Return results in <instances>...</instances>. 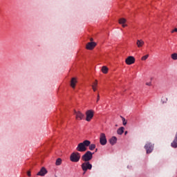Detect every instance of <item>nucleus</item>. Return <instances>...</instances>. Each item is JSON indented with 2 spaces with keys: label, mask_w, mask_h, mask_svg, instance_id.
Segmentation results:
<instances>
[{
  "label": "nucleus",
  "mask_w": 177,
  "mask_h": 177,
  "mask_svg": "<svg viewBox=\"0 0 177 177\" xmlns=\"http://www.w3.org/2000/svg\"><path fill=\"white\" fill-rule=\"evenodd\" d=\"M124 129H125V128H124V127H120V128H119L118 129V131H117V133L118 134V135H122L123 133H124Z\"/></svg>",
  "instance_id": "nucleus-15"
},
{
  "label": "nucleus",
  "mask_w": 177,
  "mask_h": 177,
  "mask_svg": "<svg viewBox=\"0 0 177 177\" xmlns=\"http://www.w3.org/2000/svg\"><path fill=\"white\" fill-rule=\"evenodd\" d=\"M89 150H95V149H96V145L95 144H90L89 145Z\"/></svg>",
  "instance_id": "nucleus-19"
},
{
  "label": "nucleus",
  "mask_w": 177,
  "mask_h": 177,
  "mask_svg": "<svg viewBox=\"0 0 177 177\" xmlns=\"http://www.w3.org/2000/svg\"><path fill=\"white\" fill-rule=\"evenodd\" d=\"M77 84V79L75 77L72 78L71 81V86L74 89L75 88V84Z\"/></svg>",
  "instance_id": "nucleus-14"
},
{
  "label": "nucleus",
  "mask_w": 177,
  "mask_h": 177,
  "mask_svg": "<svg viewBox=\"0 0 177 177\" xmlns=\"http://www.w3.org/2000/svg\"><path fill=\"white\" fill-rule=\"evenodd\" d=\"M127 23V19L124 18H121L119 19V24H125Z\"/></svg>",
  "instance_id": "nucleus-17"
},
{
  "label": "nucleus",
  "mask_w": 177,
  "mask_h": 177,
  "mask_svg": "<svg viewBox=\"0 0 177 177\" xmlns=\"http://www.w3.org/2000/svg\"><path fill=\"white\" fill-rule=\"evenodd\" d=\"M174 32H177V28H175L174 30H171V34H174Z\"/></svg>",
  "instance_id": "nucleus-23"
},
{
  "label": "nucleus",
  "mask_w": 177,
  "mask_h": 177,
  "mask_svg": "<svg viewBox=\"0 0 177 177\" xmlns=\"http://www.w3.org/2000/svg\"><path fill=\"white\" fill-rule=\"evenodd\" d=\"M90 41H91V42H92V41H93V38H91Z\"/></svg>",
  "instance_id": "nucleus-30"
},
{
  "label": "nucleus",
  "mask_w": 177,
  "mask_h": 177,
  "mask_svg": "<svg viewBox=\"0 0 177 177\" xmlns=\"http://www.w3.org/2000/svg\"><path fill=\"white\" fill-rule=\"evenodd\" d=\"M145 149L147 150V154H150L154 149V145L151 144V142H147L145 145Z\"/></svg>",
  "instance_id": "nucleus-6"
},
{
  "label": "nucleus",
  "mask_w": 177,
  "mask_h": 177,
  "mask_svg": "<svg viewBox=\"0 0 177 177\" xmlns=\"http://www.w3.org/2000/svg\"><path fill=\"white\" fill-rule=\"evenodd\" d=\"M95 151H97V149H95Z\"/></svg>",
  "instance_id": "nucleus-32"
},
{
  "label": "nucleus",
  "mask_w": 177,
  "mask_h": 177,
  "mask_svg": "<svg viewBox=\"0 0 177 177\" xmlns=\"http://www.w3.org/2000/svg\"><path fill=\"white\" fill-rule=\"evenodd\" d=\"M27 175H28V176H31V171H27Z\"/></svg>",
  "instance_id": "nucleus-27"
},
{
  "label": "nucleus",
  "mask_w": 177,
  "mask_h": 177,
  "mask_svg": "<svg viewBox=\"0 0 177 177\" xmlns=\"http://www.w3.org/2000/svg\"><path fill=\"white\" fill-rule=\"evenodd\" d=\"M55 165H62V158H59L57 159L56 162H55Z\"/></svg>",
  "instance_id": "nucleus-18"
},
{
  "label": "nucleus",
  "mask_w": 177,
  "mask_h": 177,
  "mask_svg": "<svg viewBox=\"0 0 177 177\" xmlns=\"http://www.w3.org/2000/svg\"><path fill=\"white\" fill-rule=\"evenodd\" d=\"M147 59H149V54L142 57L141 60L145 61V60H147Z\"/></svg>",
  "instance_id": "nucleus-21"
},
{
  "label": "nucleus",
  "mask_w": 177,
  "mask_h": 177,
  "mask_svg": "<svg viewBox=\"0 0 177 177\" xmlns=\"http://www.w3.org/2000/svg\"><path fill=\"white\" fill-rule=\"evenodd\" d=\"M146 85H147L148 86H150L151 85V83L149 82V83H146Z\"/></svg>",
  "instance_id": "nucleus-29"
},
{
  "label": "nucleus",
  "mask_w": 177,
  "mask_h": 177,
  "mask_svg": "<svg viewBox=\"0 0 177 177\" xmlns=\"http://www.w3.org/2000/svg\"><path fill=\"white\" fill-rule=\"evenodd\" d=\"M125 63L127 64L129 66H131V64H133V63H135V57L133 56L128 57L125 60Z\"/></svg>",
  "instance_id": "nucleus-9"
},
{
  "label": "nucleus",
  "mask_w": 177,
  "mask_h": 177,
  "mask_svg": "<svg viewBox=\"0 0 177 177\" xmlns=\"http://www.w3.org/2000/svg\"><path fill=\"white\" fill-rule=\"evenodd\" d=\"M120 117L122 118L123 125H126L127 124V120L124 119V117H122V116H120Z\"/></svg>",
  "instance_id": "nucleus-22"
},
{
  "label": "nucleus",
  "mask_w": 177,
  "mask_h": 177,
  "mask_svg": "<svg viewBox=\"0 0 177 177\" xmlns=\"http://www.w3.org/2000/svg\"><path fill=\"white\" fill-rule=\"evenodd\" d=\"M95 114V112L93 110H88L86 111V121H88L89 122L92 118H93V115Z\"/></svg>",
  "instance_id": "nucleus-5"
},
{
  "label": "nucleus",
  "mask_w": 177,
  "mask_h": 177,
  "mask_svg": "<svg viewBox=\"0 0 177 177\" xmlns=\"http://www.w3.org/2000/svg\"><path fill=\"white\" fill-rule=\"evenodd\" d=\"M92 88L93 91H94V92H96V86H95V85H92Z\"/></svg>",
  "instance_id": "nucleus-25"
},
{
  "label": "nucleus",
  "mask_w": 177,
  "mask_h": 177,
  "mask_svg": "<svg viewBox=\"0 0 177 177\" xmlns=\"http://www.w3.org/2000/svg\"><path fill=\"white\" fill-rule=\"evenodd\" d=\"M89 145H91V141L86 140L77 145L76 150L80 153H84V151H86L87 147H89Z\"/></svg>",
  "instance_id": "nucleus-1"
},
{
  "label": "nucleus",
  "mask_w": 177,
  "mask_h": 177,
  "mask_svg": "<svg viewBox=\"0 0 177 177\" xmlns=\"http://www.w3.org/2000/svg\"><path fill=\"white\" fill-rule=\"evenodd\" d=\"M99 100H100V95H99V94H98L97 97V102H98Z\"/></svg>",
  "instance_id": "nucleus-26"
},
{
  "label": "nucleus",
  "mask_w": 177,
  "mask_h": 177,
  "mask_svg": "<svg viewBox=\"0 0 177 177\" xmlns=\"http://www.w3.org/2000/svg\"><path fill=\"white\" fill-rule=\"evenodd\" d=\"M82 171H84V174L88 171V169H92V164L89 162H84L81 165Z\"/></svg>",
  "instance_id": "nucleus-4"
},
{
  "label": "nucleus",
  "mask_w": 177,
  "mask_h": 177,
  "mask_svg": "<svg viewBox=\"0 0 177 177\" xmlns=\"http://www.w3.org/2000/svg\"><path fill=\"white\" fill-rule=\"evenodd\" d=\"M136 45L138 48H142L145 45V41L142 39H138L136 41Z\"/></svg>",
  "instance_id": "nucleus-12"
},
{
  "label": "nucleus",
  "mask_w": 177,
  "mask_h": 177,
  "mask_svg": "<svg viewBox=\"0 0 177 177\" xmlns=\"http://www.w3.org/2000/svg\"><path fill=\"white\" fill-rule=\"evenodd\" d=\"M109 142L112 146H114L117 143V138L115 136H113L110 140Z\"/></svg>",
  "instance_id": "nucleus-13"
},
{
  "label": "nucleus",
  "mask_w": 177,
  "mask_h": 177,
  "mask_svg": "<svg viewBox=\"0 0 177 177\" xmlns=\"http://www.w3.org/2000/svg\"><path fill=\"white\" fill-rule=\"evenodd\" d=\"M122 26L123 28L127 27V24H122Z\"/></svg>",
  "instance_id": "nucleus-28"
},
{
  "label": "nucleus",
  "mask_w": 177,
  "mask_h": 177,
  "mask_svg": "<svg viewBox=\"0 0 177 177\" xmlns=\"http://www.w3.org/2000/svg\"><path fill=\"white\" fill-rule=\"evenodd\" d=\"M171 59H173V60H177V53H173L171 55Z\"/></svg>",
  "instance_id": "nucleus-20"
},
{
  "label": "nucleus",
  "mask_w": 177,
  "mask_h": 177,
  "mask_svg": "<svg viewBox=\"0 0 177 177\" xmlns=\"http://www.w3.org/2000/svg\"><path fill=\"white\" fill-rule=\"evenodd\" d=\"M95 46H96V43L91 41V42H88L86 44V49H88V50H92V49H93L95 48Z\"/></svg>",
  "instance_id": "nucleus-11"
},
{
  "label": "nucleus",
  "mask_w": 177,
  "mask_h": 177,
  "mask_svg": "<svg viewBox=\"0 0 177 177\" xmlns=\"http://www.w3.org/2000/svg\"><path fill=\"white\" fill-rule=\"evenodd\" d=\"M127 133H128V131L124 132V135H127Z\"/></svg>",
  "instance_id": "nucleus-31"
},
{
  "label": "nucleus",
  "mask_w": 177,
  "mask_h": 177,
  "mask_svg": "<svg viewBox=\"0 0 177 177\" xmlns=\"http://www.w3.org/2000/svg\"><path fill=\"white\" fill-rule=\"evenodd\" d=\"M100 143L102 146H104L107 143V139L106 138V134L101 133L100 136Z\"/></svg>",
  "instance_id": "nucleus-7"
},
{
  "label": "nucleus",
  "mask_w": 177,
  "mask_h": 177,
  "mask_svg": "<svg viewBox=\"0 0 177 177\" xmlns=\"http://www.w3.org/2000/svg\"><path fill=\"white\" fill-rule=\"evenodd\" d=\"M93 158V153L91 152V151H87L82 156V161H84L85 162H89Z\"/></svg>",
  "instance_id": "nucleus-2"
},
{
  "label": "nucleus",
  "mask_w": 177,
  "mask_h": 177,
  "mask_svg": "<svg viewBox=\"0 0 177 177\" xmlns=\"http://www.w3.org/2000/svg\"><path fill=\"white\" fill-rule=\"evenodd\" d=\"M93 85H94V86H97V80H95V82L93 83Z\"/></svg>",
  "instance_id": "nucleus-24"
},
{
  "label": "nucleus",
  "mask_w": 177,
  "mask_h": 177,
  "mask_svg": "<svg viewBox=\"0 0 177 177\" xmlns=\"http://www.w3.org/2000/svg\"><path fill=\"white\" fill-rule=\"evenodd\" d=\"M102 71L103 74H107V73H109V68H107V66H102Z\"/></svg>",
  "instance_id": "nucleus-16"
},
{
  "label": "nucleus",
  "mask_w": 177,
  "mask_h": 177,
  "mask_svg": "<svg viewBox=\"0 0 177 177\" xmlns=\"http://www.w3.org/2000/svg\"><path fill=\"white\" fill-rule=\"evenodd\" d=\"M81 160V153L79 152H73L71 154L70 160L72 162H78Z\"/></svg>",
  "instance_id": "nucleus-3"
},
{
  "label": "nucleus",
  "mask_w": 177,
  "mask_h": 177,
  "mask_svg": "<svg viewBox=\"0 0 177 177\" xmlns=\"http://www.w3.org/2000/svg\"><path fill=\"white\" fill-rule=\"evenodd\" d=\"M74 114L75 115L76 120H84V118H85V115L80 111H74Z\"/></svg>",
  "instance_id": "nucleus-8"
},
{
  "label": "nucleus",
  "mask_w": 177,
  "mask_h": 177,
  "mask_svg": "<svg viewBox=\"0 0 177 177\" xmlns=\"http://www.w3.org/2000/svg\"><path fill=\"white\" fill-rule=\"evenodd\" d=\"M46 174H48V170L45 167H42L37 175L38 176H45Z\"/></svg>",
  "instance_id": "nucleus-10"
}]
</instances>
